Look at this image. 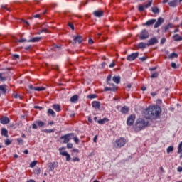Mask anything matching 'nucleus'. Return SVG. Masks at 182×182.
Listing matches in <instances>:
<instances>
[{
  "instance_id": "obj_1",
  "label": "nucleus",
  "mask_w": 182,
  "mask_h": 182,
  "mask_svg": "<svg viewBox=\"0 0 182 182\" xmlns=\"http://www.w3.org/2000/svg\"><path fill=\"white\" fill-rule=\"evenodd\" d=\"M161 113V107L159 105L151 106L145 110V114H148L149 119H159Z\"/></svg>"
},
{
  "instance_id": "obj_2",
  "label": "nucleus",
  "mask_w": 182,
  "mask_h": 182,
  "mask_svg": "<svg viewBox=\"0 0 182 182\" xmlns=\"http://www.w3.org/2000/svg\"><path fill=\"white\" fill-rule=\"evenodd\" d=\"M147 126H150V122L147 118H139L136 119L134 130L135 132H141V130H144Z\"/></svg>"
},
{
  "instance_id": "obj_3",
  "label": "nucleus",
  "mask_w": 182,
  "mask_h": 182,
  "mask_svg": "<svg viewBox=\"0 0 182 182\" xmlns=\"http://www.w3.org/2000/svg\"><path fill=\"white\" fill-rule=\"evenodd\" d=\"M73 136H75V134L73 133H68L63 136H61L60 137V140H63V143H64V144H66L69 141H70V140H72V137H73Z\"/></svg>"
},
{
  "instance_id": "obj_4",
  "label": "nucleus",
  "mask_w": 182,
  "mask_h": 182,
  "mask_svg": "<svg viewBox=\"0 0 182 182\" xmlns=\"http://www.w3.org/2000/svg\"><path fill=\"white\" fill-rule=\"evenodd\" d=\"M126 144V139L120 138L119 139L116 140L115 143H114V147L115 149H119V147H123Z\"/></svg>"
},
{
  "instance_id": "obj_5",
  "label": "nucleus",
  "mask_w": 182,
  "mask_h": 182,
  "mask_svg": "<svg viewBox=\"0 0 182 182\" xmlns=\"http://www.w3.org/2000/svg\"><path fill=\"white\" fill-rule=\"evenodd\" d=\"M149 36H150L149 31L146 29H143L140 33L139 39L144 41V39H148Z\"/></svg>"
},
{
  "instance_id": "obj_6",
  "label": "nucleus",
  "mask_w": 182,
  "mask_h": 182,
  "mask_svg": "<svg viewBox=\"0 0 182 182\" xmlns=\"http://www.w3.org/2000/svg\"><path fill=\"white\" fill-rule=\"evenodd\" d=\"M38 127H43L45 126V122L41 120H37L32 124V129L36 130V129H38Z\"/></svg>"
},
{
  "instance_id": "obj_7",
  "label": "nucleus",
  "mask_w": 182,
  "mask_h": 182,
  "mask_svg": "<svg viewBox=\"0 0 182 182\" xmlns=\"http://www.w3.org/2000/svg\"><path fill=\"white\" fill-rule=\"evenodd\" d=\"M135 120H136V115L131 114L127 119V126H133Z\"/></svg>"
},
{
  "instance_id": "obj_8",
  "label": "nucleus",
  "mask_w": 182,
  "mask_h": 182,
  "mask_svg": "<svg viewBox=\"0 0 182 182\" xmlns=\"http://www.w3.org/2000/svg\"><path fill=\"white\" fill-rule=\"evenodd\" d=\"M137 58H139V53H133L127 57V60H129V62H133V60H136Z\"/></svg>"
},
{
  "instance_id": "obj_9",
  "label": "nucleus",
  "mask_w": 182,
  "mask_h": 182,
  "mask_svg": "<svg viewBox=\"0 0 182 182\" xmlns=\"http://www.w3.org/2000/svg\"><path fill=\"white\" fill-rule=\"evenodd\" d=\"M147 43L148 46H153L154 45H156V43H159V40L156 37H153L148 41Z\"/></svg>"
},
{
  "instance_id": "obj_10",
  "label": "nucleus",
  "mask_w": 182,
  "mask_h": 182,
  "mask_svg": "<svg viewBox=\"0 0 182 182\" xmlns=\"http://www.w3.org/2000/svg\"><path fill=\"white\" fill-rule=\"evenodd\" d=\"M164 23V18L159 17L157 20V21L155 23L154 28L156 29V28H159V26H161Z\"/></svg>"
},
{
  "instance_id": "obj_11",
  "label": "nucleus",
  "mask_w": 182,
  "mask_h": 182,
  "mask_svg": "<svg viewBox=\"0 0 182 182\" xmlns=\"http://www.w3.org/2000/svg\"><path fill=\"white\" fill-rule=\"evenodd\" d=\"M93 15L96 18H102V16H104L105 13L102 10H97L93 11Z\"/></svg>"
},
{
  "instance_id": "obj_12",
  "label": "nucleus",
  "mask_w": 182,
  "mask_h": 182,
  "mask_svg": "<svg viewBox=\"0 0 182 182\" xmlns=\"http://www.w3.org/2000/svg\"><path fill=\"white\" fill-rule=\"evenodd\" d=\"M73 38H74L73 43H81L83 42V38H82L81 36H74Z\"/></svg>"
},
{
  "instance_id": "obj_13",
  "label": "nucleus",
  "mask_w": 182,
  "mask_h": 182,
  "mask_svg": "<svg viewBox=\"0 0 182 182\" xmlns=\"http://www.w3.org/2000/svg\"><path fill=\"white\" fill-rule=\"evenodd\" d=\"M8 78V73H0V82H6Z\"/></svg>"
},
{
  "instance_id": "obj_14",
  "label": "nucleus",
  "mask_w": 182,
  "mask_h": 182,
  "mask_svg": "<svg viewBox=\"0 0 182 182\" xmlns=\"http://www.w3.org/2000/svg\"><path fill=\"white\" fill-rule=\"evenodd\" d=\"M7 86L6 85H0V97L1 95H6V89Z\"/></svg>"
},
{
  "instance_id": "obj_15",
  "label": "nucleus",
  "mask_w": 182,
  "mask_h": 182,
  "mask_svg": "<svg viewBox=\"0 0 182 182\" xmlns=\"http://www.w3.org/2000/svg\"><path fill=\"white\" fill-rule=\"evenodd\" d=\"M10 120L9 118H8V117H3L0 119V123H1V124H8Z\"/></svg>"
},
{
  "instance_id": "obj_16",
  "label": "nucleus",
  "mask_w": 182,
  "mask_h": 182,
  "mask_svg": "<svg viewBox=\"0 0 182 182\" xmlns=\"http://www.w3.org/2000/svg\"><path fill=\"white\" fill-rule=\"evenodd\" d=\"M173 23H169L168 25L164 27V32L166 33L170 31V29H173Z\"/></svg>"
},
{
  "instance_id": "obj_17",
  "label": "nucleus",
  "mask_w": 182,
  "mask_h": 182,
  "mask_svg": "<svg viewBox=\"0 0 182 182\" xmlns=\"http://www.w3.org/2000/svg\"><path fill=\"white\" fill-rule=\"evenodd\" d=\"M178 4V0H172L168 2V5H169V6H171L172 8L176 7Z\"/></svg>"
},
{
  "instance_id": "obj_18",
  "label": "nucleus",
  "mask_w": 182,
  "mask_h": 182,
  "mask_svg": "<svg viewBox=\"0 0 182 182\" xmlns=\"http://www.w3.org/2000/svg\"><path fill=\"white\" fill-rule=\"evenodd\" d=\"M92 107L94 109H100V102L99 101H93L92 103Z\"/></svg>"
},
{
  "instance_id": "obj_19",
  "label": "nucleus",
  "mask_w": 182,
  "mask_h": 182,
  "mask_svg": "<svg viewBox=\"0 0 182 182\" xmlns=\"http://www.w3.org/2000/svg\"><path fill=\"white\" fill-rule=\"evenodd\" d=\"M147 47H149L148 43H146L141 42L138 44V48L139 49H146V48Z\"/></svg>"
},
{
  "instance_id": "obj_20",
  "label": "nucleus",
  "mask_w": 182,
  "mask_h": 182,
  "mask_svg": "<svg viewBox=\"0 0 182 182\" xmlns=\"http://www.w3.org/2000/svg\"><path fill=\"white\" fill-rule=\"evenodd\" d=\"M156 20L154 18L148 20L144 25H146V26H150V25H153L154 23H156Z\"/></svg>"
},
{
  "instance_id": "obj_21",
  "label": "nucleus",
  "mask_w": 182,
  "mask_h": 182,
  "mask_svg": "<svg viewBox=\"0 0 182 182\" xmlns=\"http://www.w3.org/2000/svg\"><path fill=\"white\" fill-rule=\"evenodd\" d=\"M53 109L57 112V113H59L60 112V105L59 104H53Z\"/></svg>"
},
{
  "instance_id": "obj_22",
  "label": "nucleus",
  "mask_w": 182,
  "mask_h": 182,
  "mask_svg": "<svg viewBox=\"0 0 182 182\" xmlns=\"http://www.w3.org/2000/svg\"><path fill=\"white\" fill-rule=\"evenodd\" d=\"M78 100H79V97L77 96V95H75L70 97V100L71 103H76V102H77Z\"/></svg>"
},
{
  "instance_id": "obj_23",
  "label": "nucleus",
  "mask_w": 182,
  "mask_h": 182,
  "mask_svg": "<svg viewBox=\"0 0 182 182\" xmlns=\"http://www.w3.org/2000/svg\"><path fill=\"white\" fill-rule=\"evenodd\" d=\"M121 113H123L126 114V113H129V107L127 106H124L121 108L120 109Z\"/></svg>"
},
{
  "instance_id": "obj_24",
  "label": "nucleus",
  "mask_w": 182,
  "mask_h": 182,
  "mask_svg": "<svg viewBox=\"0 0 182 182\" xmlns=\"http://www.w3.org/2000/svg\"><path fill=\"white\" fill-rule=\"evenodd\" d=\"M41 39H42V37H34L30 40H28L27 42H33V43H35V42H39V41H41Z\"/></svg>"
},
{
  "instance_id": "obj_25",
  "label": "nucleus",
  "mask_w": 182,
  "mask_h": 182,
  "mask_svg": "<svg viewBox=\"0 0 182 182\" xmlns=\"http://www.w3.org/2000/svg\"><path fill=\"white\" fill-rule=\"evenodd\" d=\"M173 41H175L176 42H178L180 41H182V37L180 36L178 34H175L173 36Z\"/></svg>"
},
{
  "instance_id": "obj_26",
  "label": "nucleus",
  "mask_w": 182,
  "mask_h": 182,
  "mask_svg": "<svg viewBox=\"0 0 182 182\" xmlns=\"http://www.w3.org/2000/svg\"><path fill=\"white\" fill-rule=\"evenodd\" d=\"M55 164H56V162H50L48 164L50 171H53L55 170Z\"/></svg>"
},
{
  "instance_id": "obj_27",
  "label": "nucleus",
  "mask_w": 182,
  "mask_h": 182,
  "mask_svg": "<svg viewBox=\"0 0 182 182\" xmlns=\"http://www.w3.org/2000/svg\"><path fill=\"white\" fill-rule=\"evenodd\" d=\"M112 80L113 82H114V83H117V85H119V83H120V76H114L112 77Z\"/></svg>"
},
{
  "instance_id": "obj_28",
  "label": "nucleus",
  "mask_w": 182,
  "mask_h": 182,
  "mask_svg": "<svg viewBox=\"0 0 182 182\" xmlns=\"http://www.w3.org/2000/svg\"><path fill=\"white\" fill-rule=\"evenodd\" d=\"M109 122V119L107 118H103L102 119H100L97 121V123L99 124H105V123H107Z\"/></svg>"
},
{
  "instance_id": "obj_29",
  "label": "nucleus",
  "mask_w": 182,
  "mask_h": 182,
  "mask_svg": "<svg viewBox=\"0 0 182 182\" xmlns=\"http://www.w3.org/2000/svg\"><path fill=\"white\" fill-rule=\"evenodd\" d=\"M47 112L48 114L52 115L53 117H56V113L55 112V111H53V109L50 108L48 109Z\"/></svg>"
},
{
  "instance_id": "obj_30",
  "label": "nucleus",
  "mask_w": 182,
  "mask_h": 182,
  "mask_svg": "<svg viewBox=\"0 0 182 182\" xmlns=\"http://www.w3.org/2000/svg\"><path fill=\"white\" fill-rule=\"evenodd\" d=\"M151 11L153 14H160V9H159L157 6H153Z\"/></svg>"
},
{
  "instance_id": "obj_31",
  "label": "nucleus",
  "mask_w": 182,
  "mask_h": 182,
  "mask_svg": "<svg viewBox=\"0 0 182 182\" xmlns=\"http://www.w3.org/2000/svg\"><path fill=\"white\" fill-rule=\"evenodd\" d=\"M1 136H4L5 137H8V130H6V129L3 128L1 129Z\"/></svg>"
},
{
  "instance_id": "obj_32",
  "label": "nucleus",
  "mask_w": 182,
  "mask_h": 182,
  "mask_svg": "<svg viewBox=\"0 0 182 182\" xmlns=\"http://www.w3.org/2000/svg\"><path fill=\"white\" fill-rule=\"evenodd\" d=\"M174 58H178V54H177L176 53H172L169 54V55H168L169 59H174Z\"/></svg>"
},
{
  "instance_id": "obj_33",
  "label": "nucleus",
  "mask_w": 182,
  "mask_h": 182,
  "mask_svg": "<svg viewBox=\"0 0 182 182\" xmlns=\"http://www.w3.org/2000/svg\"><path fill=\"white\" fill-rule=\"evenodd\" d=\"M45 90H46V88L43 87H35V88H34V90L36 92H42V91Z\"/></svg>"
},
{
  "instance_id": "obj_34",
  "label": "nucleus",
  "mask_w": 182,
  "mask_h": 182,
  "mask_svg": "<svg viewBox=\"0 0 182 182\" xmlns=\"http://www.w3.org/2000/svg\"><path fill=\"white\" fill-rule=\"evenodd\" d=\"M151 4H153V0L149 1L146 4L143 5L144 8H150L151 6Z\"/></svg>"
},
{
  "instance_id": "obj_35",
  "label": "nucleus",
  "mask_w": 182,
  "mask_h": 182,
  "mask_svg": "<svg viewBox=\"0 0 182 182\" xmlns=\"http://www.w3.org/2000/svg\"><path fill=\"white\" fill-rule=\"evenodd\" d=\"M63 155L66 157V161H70V155L68 152L63 154Z\"/></svg>"
},
{
  "instance_id": "obj_36",
  "label": "nucleus",
  "mask_w": 182,
  "mask_h": 182,
  "mask_svg": "<svg viewBox=\"0 0 182 182\" xmlns=\"http://www.w3.org/2000/svg\"><path fill=\"white\" fill-rule=\"evenodd\" d=\"M58 150H59V153L61 156H63V154H65V153H68V152L63 151V150H65V147L59 148Z\"/></svg>"
},
{
  "instance_id": "obj_37",
  "label": "nucleus",
  "mask_w": 182,
  "mask_h": 182,
  "mask_svg": "<svg viewBox=\"0 0 182 182\" xmlns=\"http://www.w3.org/2000/svg\"><path fill=\"white\" fill-rule=\"evenodd\" d=\"M96 97H97V95L96 94H90L87 95L88 99H96Z\"/></svg>"
},
{
  "instance_id": "obj_38",
  "label": "nucleus",
  "mask_w": 182,
  "mask_h": 182,
  "mask_svg": "<svg viewBox=\"0 0 182 182\" xmlns=\"http://www.w3.org/2000/svg\"><path fill=\"white\" fill-rule=\"evenodd\" d=\"M34 174H36V176H39L41 174V168H36L34 170Z\"/></svg>"
},
{
  "instance_id": "obj_39",
  "label": "nucleus",
  "mask_w": 182,
  "mask_h": 182,
  "mask_svg": "<svg viewBox=\"0 0 182 182\" xmlns=\"http://www.w3.org/2000/svg\"><path fill=\"white\" fill-rule=\"evenodd\" d=\"M174 150V146H170L167 148V153L169 154V153H171V151H173Z\"/></svg>"
},
{
  "instance_id": "obj_40",
  "label": "nucleus",
  "mask_w": 182,
  "mask_h": 182,
  "mask_svg": "<svg viewBox=\"0 0 182 182\" xmlns=\"http://www.w3.org/2000/svg\"><path fill=\"white\" fill-rule=\"evenodd\" d=\"M71 139L75 141V143L76 144H79V138H77V136H73V137H71Z\"/></svg>"
},
{
  "instance_id": "obj_41",
  "label": "nucleus",
  "mask_w": 182,
  "mask_h": 182,
  "mask_svg": "<svg viewBox=\"0 0 182 182\" xmlns=\"http://www.w3.org/2000/svg\"><path fill=\"white\" fill-rule=\"evenodd\" d=\"M36 164H38V161H33V162H31L30 164V167L31 168H33V167H35V166H36Z\"/></svg>"
},
{
  "instance_id": "obj_42",
  "label": "nucleus",
  "mask_w": 182,
  "mask_h": 182,
  "mask_svg": "<svg viewBox=\"0 0 182 182\" xmlns=\"http://www.w3.org/2000/svg\"><path fill=\"white\" fill-rule=\"evenodd\" d=\"M138 11L139 12H144V6L143 5H139L138 7Z\"/></svg>"
},
{
  "instance_id": "obj_43",
  "label": "nucleus",
  "mask_w": 182,
  "mask_h": 182,
  "mask_svg": "<svg viewBox=\"0 0 182 182\" xmlns=\"http://www.w3.org/2000/svg\"><path fill=\"white\" fill-rule=\"evenodd\" d=\"M43 132L44 133H55V129H44Z\"/></svg>"
},
{
  "instance_id": "obj_44",
  "label": "nucleus",
  "mask_w": 182,
  "mask_h": 182,
  "mask_svg": "<svg viewBox=\"0 0 182 182\" xmlns=\"http://www.w3.org/2000/svg\"><path fill=\"white\" fill-rule=\"evenodd\" d=\"M151 77L152 79H156V77H159V73H154L151 75Z\"/></svg>"
},
{
  "instance_id": "obj_45",
  "label": "nucleus",
  "mask_w": 182,
  "mask_h": 182,
  "mask_svg": "<svg viewBox=\"0 0 182 182\" xmlns=\"http://www.w3.org/2000/svg\"><path fill=\"white\" fill-rule=\"evenodd\" d=\"M182 152V142H181L178 146V153L180 154Z\"/></svg>"
},
{
  "instance_id": "obj_46",
  "label": "nucleus",
  "mask_w": 182,
  "mask_h": 182,
  "mask_svg": "<svg viewBox=\"0 0 182 182\" xmlns=\"http://www.w3.org/2000/svg\"><path fill=\"white\" fill-rule=\"evenodd\" d=\"M17 141L19 145L23 144V139H22L21 138H18Z\"/></svg>"
},
{
  "instance_id": "obj_47",
  "label": "nucleus",
  "mask_w": 182,
  "mask_h": 182,
  "mask_svg": "<svg viewBox=\"0 0 182 182\" xmlns=\"http://www.w3.org/2000/svg\"><path fill=\"white\" fill-rule=\"evenodd\" d=\"M171 68H173V69H177L178 68V66H177V65L174 62L171 63Z\"/></svg>"
},
{
  "instance_id": "obj_48",
  "label": "nucleus",
  "mask_w": 182,
  "mask_h": 182,
  "mask_svg": "<svg viewBox=\"0 0 182 182\" xmlns=\"http://www.w3.org/2000/svg\"><path fill=\"white\" fill-rule=\"evenodd\" d=\"M68 26H69V28H70V29H72V31H75V26H73V24L72 23H68Z\"/></svg>"
},
{
  "instance_id": "obj_49",
  "label": "nucleus",
  "mask_w": 182,
  "mask_h": 182,
  "mask_svg": "<svg viewBox=\"0 0 182 182\" xmlns=\"http://www.w3.org/2000/svg\"><path fill=\"white\" fill-rule=\"evenodd\" d=\"M104 90H105V92H110V91L113 90V88L109 87H105Z\"/></svg>"
},
{
  "instance_id": "obj_50",
  "label": "nucleus",
  "mask_w": 182,
  "mask_h": 182,
  "mask_svg": "<svg viewBox=\"0 0 182 182\" xmlns=\"http://www.w3.org/2000/svg\"><path fill=\"white\" fill-rule=\"evenodd\" d=\"M11 140H9V139H6L5 140V144H6V146H9V144H11Z\"/></svg>"
},
{
  "instance_id": "obj_51",
  "label": "nucleus",
  "mask_w": 182,
  "mask_h": 182,
  "mask_svg": "<svg viewBox=\"0 0 182 182\" xmlns=\"http://www.w3.org/2000/svg\"><path fill=\"white\" fill-rule=\"evenodd\" d=\"M73 161L74 163H76V161H80V159H79V157L75 156V157L73 158Z\"/></svg>"
},
{
  "instance_id": "obj_52",
  "label": "nucleus",
  "mask_w": 182,
  "mask_h": 182,
  "mask_svg": "<svg viewBox=\"0 0 182 182\" xmlns=\"http://www.w3.org/2000/svg\"><path fill=\"white\" fill-rule=\"evenodd\" d=\"M110 80H112V75H108L107 77V83L108 85H110V83H109V82H110Z\"/></svg>"
},
{
  "instance_id": "obj_53",
  "label": "nucleus",
  "mask_w": 182,
  "mask_h": 182,
  "mask_svg": "<svg viewBox=\"0 0 182 182\" xmlns=\"http://www.w3.org/2000/svg\"><path fill=\"white\" fill-rule=\"evenodd\" d=\"M12 56H13V59L14 60L19 59L20 58L19 55L18 54H13Z\"/></svg>"
},
{
  "instance_id": "obj_54",
  "label": "nucleus",
  "mask_w": 182,
  "mask_h": 182,
  "mask_svg": "<svg viewBox=\"0 0 182 182\" xmlns=\"http://www.w3.org/2000/svg\"><path fill=\"white\" fill-rule=\"evenodd\" d=\"M73 144L72 143L67 144V149H73Z\"/></svg>"
},
{
  "instance_id": "obj_55",
  "label": "nucleus",
  "mask_w": 182,
  "mask_h": 182,
  "mask_svg": "<svg viewBox=\"0 0 182 182\" xmlns=\"http://www.w3.org/2000/svg\"><path fill=\"white\" fill-rule=\"evenodd\" d=\"M161 45H164L166 43V38H162L160 41Z\"/></svg>"
},
{
  "instance_id": "obj_56",
  "label": "nucleus",
  "mask_w": 182,
  "mask_h": 182,
  "mask_svg": "<svg viewBox=\"0 0 182 182\" xmlns=\"http://www.w3.org/2000/svg\"><path fill=\"white\" fill-rule=\"evenodd\" d=\"M114 66H116V64L114 61H112V63L109 64V68H114Z\"/></svg>"
},
{
  "instance_id": "obj_57",
  "label": "nucleus",
  "mask_w": 182,
  "mask_h": 182,
  "mask_svg": "<svg viewBox=\"0 0 182 182\" xmlns=\"http://www.w3.org/2000/svg\"><path fill=\"white\" fill-rule=\"evenodd\" d=\"M147 59V57H141L139 58V60H141V62H144V60H146Z\"/></svg>"
},
{
  "instance_id": "obj_58",
  "label": "nucleus",
  "mask_w": 182,
  "mask_h": 182,
  "mask_svg": "<svg viewBox=\"0 0 182 182\" xmlns=\"http://www.w3.org/2000/svg\"><path fill=\"white\" fill-rule=\"evenodd\" d=\"M7 6H8V5H6V6L1 5L2 9H6V11H9V9H8Z\"/></svg>"
},
{
  "instance_id": "obj_59",
  "label": "nucleus",
  "mask_w": 182,
  "mask_h": 182,
  "mask_svg": "<svg viewBox=\"0 0 182 182\" xmlns=\"http://www.w3.org/2000/svg\"><path fill=\"white\" fill-rule=\"evenodd\" d=\"M12 97L14 99H18V97H21V96H19L18 94H14V95H12Z\"/></svg>"
},
{
  "instance_id": "obj_60",
  "label": "nucleus",
  "mask_w": 182,
  "mask_h": 182,
  "mask_svg": "<svg viewBox=\"0 0 182 182\" xmlns=\"http://www.w3.org/2000/svg\"><path fill=\"white\" fill-rule=\"evenodd\" d=\"M94 143H97V135H95L93 138Z\"/></svg>"
},
{
  "instance_id": "obj_61",
  "label": "nucleus",
  "mask_w": 182,
  "mask_h": 182,
  "mask_svg": "<svg viewBox=\"0 0 182 182\" xmlns=\"http://www.w3.org/2000/svg\"><path fill=\"white\" fill-rule=\"evenodd\" d=\"M88 43H89L90 45H93V40H92V38H90V39L88 40Z\"/></svg>"
},
{
  "instance_id": "obj_62",
  "label": "nucleus",
  "mask_w": 182,
  "mask_h": 182,
  "mask_svg": "<svg viewBox=\"0 0 182 182\" xmlns=\"http://www.w3.org/2000/svg\"><path fill=\"white\" fill-rule=\"evenodd\" d=\"M177 171H178V173H181V171H182V167H181V166L178 167V168H177Z\"/></svg>"
},
{
  "instance_id": "obj_63",
  "label": "nucleus",
  "mask_w": 182,
  "mask_h": 182,
  "mask_svg": "<svg viewBox=\"0 0 182 182\" xmlns=\"http://www.w3.org/2000/svg\"><path fill=\"white\" fill-rule=\"evenodd\" d=\"M72 152H73V153H79V149H74L72 150Z\"/></svg>"
},
{
  "instance_id": "obj_64",
  "label": "nucleus",
  "mask_w": 182,
  "mask_h": 182,
  "mask_svg": "<svg viewBox=\"0 0 182 182\" xmlns=\"http://www.w3.org/2000/svg\"><path fill=\"white\" fill-rule=\"evenodd\" d=\"M18 42H19V43L26 42V39H25V38H21V40H18Z\"/></svg>"
}]
</instances>
